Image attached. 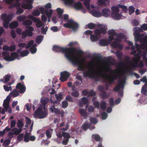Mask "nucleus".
Returning <instances> with one entry per match:
<instances>
[{"label": "nucleus", "mask_w": 147, "mask_h": 147, "mask_svg": "<svg viewBox=\"0 0 147 147\" xmlns=\"http://www.w3.org/2000/svg\"><path fill=\"white\" fill-rule=\"evenodd\" d=\"M93 63L92 61H90L88 64V65L91 67L87 71H84L83 72V76L85 78L88 77L94 79L96 82H99L100 81V77H101L99 74H94L95 72L93 69ZM99 73L101 75H104L105 76H101L103 80L102 81L104 83L108 82L109 85L114 83L115 81L117 79V76L116 74L111 76H109L106 74H103L102 71H100Z\"/></svg>", "instance_id": "1"}, {"label": "nucleus", "mask_w": 147, "mask_h": 147, "mask_svg": "<svg viewBox=\"0 0 147 147\" xmlns=\"http://www.w3.org/2000/svg\"><path fill=\"white\" fill-rule=\"evenodd\" d=\"M53 50L56 52H61L65 54V57L69 60H72L71 56L74 54L76 49L74 47L64 48L55 45L53 48Z\"/></svg>", "instance_id": "2"}, {"label": "nucleus", "mask_w": 147, "mask_h": 147, "mask_svg": "<svg viewBox=\"0 0 147 147\" xmlns=\"http://www.w3.org/2000/svg\"><path fill=\"white\" fill-rule=\"evenodd\" d=\"M71 57L72 58V60H69L72 62L74 65L78 66L77 69L78 71H84V68L82 65V63H85V61L83 59L80 60L79 57L75 54V53L74 54H73V55L71 56Z\"/></svg>", "instance_id": "3"}, {"label": "nucleus", "mask_w": 147, "mask_h": 147, "mask_svg": "<svg viewBox=\"0 0 147 147\" xmlns=\"http://www.w3.org/2000/svg\"><path fill=\"white\" fill-rule=\"evenodd\" d=\"M107 32L106 29L105 28L101 27L100 29H97L95 30L94 35H91L90 38L91 41L94 42L98 40V38L97 36H99L101 34H105Z\"/></svg>", "instance_id": "4"}, {"label": "nucleus", "mask_w": 147, "mask_h": 147, "mask_svg": "<svg viewBox=\"0 0 147 147\" xmlns=\"http://www.w3.org/2000/svg\"><path fill=\"white\" fill-rule=\"evenodd\" d=\"M11 56H9V53L7 51H3L2 55L4 56V59L7 61H12L18 57L19 55L16 52H13L11 53Z\"/></svg>", "instance_id": "5"}, {"label": "nucleus", "mask_w": 147, "mask_h": 147, "mask_svg": "<svg viewBox=\"0 0 147 147\" xmlns=\"http://www.w3.org/2000/svg\"><path fill=\"white\" fill-rule=\"evenodd\" d=\"M12 14L7 15V13H4L1 15V20H4L3 26L5 28H8L9 24L12 19Z\"/></svg>", "instance_id": "6"}, {"label": "nucleus", "mask_w": 147, "mask_h": 147, "mask_svg": "<svg viewBox=\"0 0 147 147\" xmlns=\"http://www.w3.org/2000/svg\"><path fill=\"white\" fill-rule=\"evenodd\" d=\"M67 23H65L63 26L65 27L72 29L74 31L77 30L79 27L78 23L75 22L73 20H69L67 21Z\"/></svg>", "instance_id": "7"}, {"label": "nucleus", "mask_w": 147, "mask_h": 147, "mask_svg": "<svg viewBox=\"0 0 147 147\" xmlns=\"http://www.w3.org/2000/svg\"><path fill=\"white\" fill-rule=\"evenodd\" d=\"M47 115V112L43 111L42 109L38 107L35 111L34 115L36 117H38L39 119H43L46 117Z\"/></svg>", "instance_id": "8"}, {"label": "nucleus", "mask_w": 147, "mask_h": 147, "mask_svg": "<svg viewBox=\"0 0 147 147\" xmlns=\"http://www.w3.org/2000/svg\"><path fill=\"white\" fill-rule=\"evenodd\" d=\"M121 41V40L119 38H115L114 41L110 43L111 47L113 48H118L121 50L123 48V46L120 43Z\"/></svg>", "instance_id": "9"}, {"label": "nucleus", "mask_w": 147, "mask_h": 147, "mask_svg": "<svg viewBox=\"0 0 147 147\" xmlns=\"http://www.w3.org/2000/svg\"><path fill=\"white\" fill-rule=\"evenodd\" d=\"M27 18H28L31 19L33 20L34 22L36 23V26L38 28L41 27V26H42L43 25V23L40 20L33 16L31 15H28L27 16Z\"/></svg>", "instance_id": "10"}, {"label": "nucleus", "mask_w": 147, "mask_h": 147, "mask_svg": "<svg viewBox=\"0 0 147 147\" xmlns=\"http://www.w3.org/2000/svg\"><path fill=\"white\" fill-rule=\"evenodd\" d=\"M70 76L69 73L67 71H64L61 73L60 80L61 82H64L67 80Z\"/></svg>", "instance_id": "11"}, {"label": "nucleus", "mask_w": 147, "mask_h": 147, "mask_svg": "<svg viewBox=\"0 0 147 147\" xmlns=\"http://www.w3.org/2000/svg\"><path fill=\"white\" fill-rule=\"evenodd\" d=\"M39 9L42 14H43L45 11V13L48 18H50L51 17L53 13L51 9H50L49 11L47 9L45 10L42 7H40Z\"/></svg>", "instance_id": "12"}, {"label": "nucleus", "mask_w": 147, "mask_h": 147, "mask_svg": "<svg viewBox=\"0 0 147 147\" xmlns=\"http://www.w3.org/2000/svg\"><path fill=\"white\" fill-rule=\"evenodd\" d=\"M108 34H111L113 36H116L118 38H124V36L121 33H117L116 31L113 29L109 30L108 31Z\"/></svg>", "instance_id": "13"}, {"label": "nucleus", "mask_w": 147, "mask_h": 147, "mask_svg": "<svg viewBox=\"0 0 147 147\" xmlns=\"http://www.w3.org/2000/svg\"><path fill=\"white\" fill-rule=\"evenodd\" d=\"M9 101L8 100L5 99L4 101L3 105V107L5 108L6 111H8V112L9 113H11L12 112L11 109V108L9 107Z\"/></svg>", "instance_id": "14"}, {"label": "nucleus", "mask_w": 147, "mask_h": 147, "mask_svg": "<svg viewBox=\"0 0 147 147\" xmlns=\"http://www.w3.org/2000/svg\"><path fill=\"white\" fill-rule=\"evenodd\" d=\"M138 63H136V62L132 63L131 62H130V65L132 67L134 68L137 67L141 68L144 66V63L142 60H141L138 64Z\"/></svg>", "instance_id": "15"}, {"label": "nucleus", "mask_w": 147, "mask_h": 147, "mask_svg": "<svg viewBox=\"0 0 147 147\" xmlns=\"http://www.w3.org/2000/svg\"><path fill=\"white\" fill-rule=\"evenodd\" d=\"M123 87V81L121 80L118 81V83L114 87L113 90L115 92L118 91L121 88Z\"/></svg>", "instance_id": "16"}, {"label": "nucleus", "mask_w": 147, "mask_h": 147, "mask_svg": "<svg viewBox=\"0 0 147 147\" xmlns=\"http://www.w3.org/2000/svg\"><path fill=\"white\" fill-rule=\"evenodd\" d=\"M16 88L19 90V92L20 93H24L26 90L25 86L23 85L20 83H18L17 84Z\"/></svg>", "instance_id": "17"}, {"label": "nucleus", "mask_w": 147, "mask_h": 147, "mask_svg": "<svg viewBox=\"0 0 147 147\" xmlns=\"http://www.w3.org/2000/svg\"><path fill=\"white\" fill-rule=\"evenodd\" d=\"M140 42L142 43V46L143 49L147 52V36H145L142 38Z\"/></svg>", "instance_id": "18"}, {"label": "nucleus", "mask_w": 147, "mask_h": 147, "mask_svg": "<svg viewBox=\"0 0 147 147\" xmlns=\"http://www.w3.org/2000/svg\"><path fill=\"white\" fill-rule=\"evenodd\" d=\"M16 49V46L15 45H12L9 46L7 45H4L3 47V49L4 51H13Z\"/></svg>", "instance_id": "19"}, {"label": "nucleus", "mask_w": 147, "mask_h": 147, "mask_svg": "<svg viewBox=\"0 0 147 147\" xmlns=\"http://www.w3.org/2000/svg\"><path fill=\"white\" fill-rule=\"evenodd\" d=\"M91 13L93 16L95 17L98 18L102 16L101 13L98 10H92L91 11Z\"/></svg>", "instance_id": "20"}, {"label": "nucleus", "mask_w": 147, "mask_h": 147, "mask_svg": "<svg viewBox=\"0 0 147 147\" xmlns=\"http://www.w3.org/2000/svg\"><path fill=\"white\" fill-rule=\"evenodd\" d=\"M101 13L102 14V16L108 17L110 15L111 11L108 8H105L102 10V12Z\"/></svg>", "instance_id": "21"}, {"label": "nucleus", "mask_w": 147, "mask_h": 147, "mask_svg": "<svg viewBox=\"0 0 147 147\" xmlns=\"http://www.w3.org/2000/svg\"><path fill=\"white\" fill-rule=\"evenodd\" d=\"M134 57H135L132 59V61L134 62H136V63H138L141 59V55L140 54L137 53L134 55Z\"/></svg>", "instance_id": "22"}, {"label": "nucleus", "mask_w": 147, "mask_h": 147, "mask_svg": "<svg viewBox=\"0 0 147 147\" xmlns=\"http://www.w3.org/2000/svg\"><path fill=\"white\" fill-rule=\"evenodd\" d=\"M143 36V34L138 33H135L134 34V36L135 41L138 42L139 40L140 41L142 39V37Z\"/></svg>", "instance_id": "23"}, {"label": "nucleus", "mask_w": 147, "mask_h": 147, "mask_svg": "<svg viewBox=\"0 0 147 147\" xmlns=\"http://www.w3.org/2000/svg\"><path fill=\"white\" fill-rule=\"evenodd\" d=\"M88 102V99L86 97H83L81 98V101L79 102V106L80 107L83 106V104H87Z\"/></svg>", "instance_id": "24"}, {"label": "nucleus", "mask_w": 147, "mask_h": 147, "mask_svg": "<svg viewBox=\"0 0 147 147\" xmlns=\"http://www.w3.org/2000/svg\"><path fill=\"white\" fill-rule=\"evenodd\" d=\"M74 7L77 10H80L83 9L82 5L80 2L75 3L74 5Z\"/></svg>", "instance_id": "25"}, {"label": "nucleus", "mask_w": 147, "mask_h": 147, "mask_svg": "<svg viewBox=\"0 0 147 147\" xmlns=\"http://www.w3.org/2000/svg\"><path fill=\"white\" fill-rule=\"evenodd\" d=\"M111 16L113 18L116 20H120L121 16V15L118 13H111Z\"/></svg>", "instance_id": "26"}, {"label": "nucleus", "mask_w": 147, "mask_h": 147, "mask_svg": "<svg viewBox=\"0 0 147 147\" xmlns=\"http://www.w3.org/2000/svg\"><path fill=\"white\" fill-rule=\"evenodd\" d=\"M99 42L100 45L101 46H105L108 45L107 40L105 39L100 40Z\"/></svg>", "instance_id": "27"}, {"label": "nucleus", "mask_w": 147, "mask_h": 147, "mask_svg": "<svg viewBox=\"0 0 147 147\" xmlns=\"http://www.w3.org/2000/svg\"><path fill=\"white\" fill-rule=\"evenodd\" d=\"M139 102L141 104H147V98L146 96H142L140 99L138 100Z\"/></svg>", "instance_id": "28"}, {"label": "nucleus", "mask_w": 147, "mask_h": 147, "mask_svg": "<svg viewBox=\"0 0 147 147\" xmlns=\"http://www.w3.org/2000/svg\"><path fill=\"white\" fill-rule=\"evenodd\" d=\"M18 26V23L17 21H15L11 22L9 24V27L11 29L17 28Z\"/></svg>", "instance_id": "29"}, {"label": "nucleus", "mask_w": 147, "mask_h": 147, "mask_svg": "<svg viewBox=\"0 0 147 147\" xmlns=\"http://www.w3.org/2000/svg\"><path fill=\"white\" fill-rule=\"evenodd\" d=\"M22 128L18 129V128L15 127L11 129L12 131L14 132V134L15 135H19L22 131Z\"/></svg>", "instance_id": "30"}, {"label": "nucleus", "mask_w": 147, "mask_h": 147, "mask_svg": "<svg viewBox=\"0 0 147 147\" xmlns=\"http://www.w3.org/2000/svg\"><path fill=\"white\" fill-rule=\"evenodd\" d=\"M91 126V123H84L82 125V128L84 131L86 130L88 128H89Z\"/></svg>", "instance_id": "31"}, {"label": "nucleus", "mask_w": 147, "mask_h": 147, "mask_svg": "<svg viewBox=\"0 0 147 147\" xmlns=\"http://www.w3.org/2000/svg\"><path fill=\"white\" fill-rule=\"evenodd\" d=\"M79 111L81 115L82 116L84 117L87 116V114L86 110H84L82 109H80L79 110Z\"/></svg>", "instance_id": "32"}, {"label": "nucleus", "mask_w": 147, "mask_h": 147, "mask_svg": "<svg viewBox=\"0 0 147 147\" xmlns=\"http://www.w3.org/2000/svg\"><path fill=\"white\" fill-rule=\"evenodd\" d=\"M22 7L26 9H31L32 7V5L30 4H24L21 5Z\"/></svg>", "instance_id": "33"}, {"label": "nucleus", "mask_w": 147, "mask_h": 147, "mask_svg": "<svg viewBox=\"0 0 147 147\" xmlns=\"http://www.w3.org/2000/svg\"><path fill=\"white\" fill-rule=\"evenodd\" d=\"M57 13L58 14V17L59 18H62L63 10L60 8H58L57 9Z\"/></svg>", "instance_id": "34"}, {"label": "nucleus", "mask_w": 147, "mask_h": 147, "mask_svg": "<svg viewBox=\"0 0 147 147\" xmlns=\"http://www.w3.org/2000/svg\"><path fill=\"white\" fill-rule=\"evenodd\" d=\"M19 92L16 89H14L9 94V95L12 94L13 97H15L19 95Z\"/></svg>", "instance_id": "35"}, {"label": "nucleus", "mask_w": 147, "mask_h": 147, "mask_svg": "<svg viewBox=\"0 0 147 147\" xmlns=\"http://www.w3.org/2000/svg\"><path fill=\"white\" fill-rule=\"evenodd\" d=\"M55 96L58 101H61L63 98V94L61 92L59 93L58 94H55Z\"/></svg>", "instance_id": "36"}, {"label": "nucleus", "mask_w": 147, "mask_h": 147, "mask_svg": "<svg viewBox=\"0 0 147 147\" xmlns=\"http://www.w3.org/2000/svg\"><path fill=\"white\" fill-rule=\"evenodd\" d=\"M32 21L30 20H27L24 21L23 22V24L25 26H30L32 24Z\"/></svg>", "instance_id": "37"}, {"label": "nucleus", "mask_w": 147, "mask_h": 147, "mask_svg": "<svg viewBox=\"0 0 147 147\" xmlns=\"http://www.w3.org/2000/svg\"><path fill=\"white\" fill-rule=\"evenodd\" d=\"M43 36L42 35L38 36L35 40V41L37 44H40L42 41Z\"/></svg>", "instance_id": "38"}, {"label": "nucleus", "mask_w": 147, "mask_h": 147, "mask_svg": "<svg viewBox=\"0 0 147 147\" xmlns=\"http://www.w3.org/2000/svg\"><path fill=\"white\" fill-rule=\"evenodd\" d=\"M111 9L112 10L111 13H118L119 11V7L116 6H112L111 8Z\"/></svg>", "instance_id": "39"}, {"label": "nucleus", "mask_w": 147, "mask_h": 147, "mask_svg": "<svg viewBox=\"0 0 147 147\" xmlns=\"http://www.w3.org/2000/svg\"><path fill=\"white\" fill-rule=\"evenodd\" d=\"M92 138H94L95 140L96 141H100L101 140V138L98 134H93L92 135Z\"/></svg>", "instance_id": "40"}, {"label": "nucleus", "mask_w": 147, "mask_h": 147, "mask_svg": "<svg viewBox=\"0 0 147 147\" xmlns=\"http://www.w3.org/2000/svg\"><path fill=\"white\" fill-rule=\"evenodd\" d=\"M100 107L102 110H105L107 108L106 102L104 101L101 102L100 104Z\"/></svg>", "instance_id": "41"}, {"label": "nucleus", "mask_w": 147, "mask_h": 147, "mask_svg": "<svg viewBox=\"0 0 147 147\" xmlns=\"http://www.w3.org/2000/svg\"><path fill=\"white\" fill-rule=\"evenodd\" d=\"M53 131V129H50L47 130L46 131V135L48 138H50L51 137V132Z\"/></svg>", "instance_id": "42"}, {"label": "nucleus", "mask_w": 147, "mask_h": 147, "mask_svg": "<svg viewBox=\"0 0 147 147\" xmlns=\"http://www.w3.org/2000/svg\"><path fill=\"white\" fill-rule=\"evenodd\" d=\"M105 69L107 71H110L113 74L117 73L118 71V70L117 69H115L114 70H112L111 67L109 66L107 67Z\"/></svg>", "instance_id": "43"}, {"label": "nucleus", "mask_w": 147, "mask_h": 147, "mask_svg": "<svg viewBox=\"0 0 147 147\" xmlns=\"http://www.w3.org/2000/svg\"><path fill=\"white\" fill-rule=\"evenodd\" d=\"M26 18L25 15H20L17 17V20L20 22H21L26 19Z\"/></svg>", "instance_id": "44"}, {"label": "nucleus", "mask_w": 147, "mask_h": 147, "mask_svg": "<svg viewBox=\"0 0 147 147\" xmlns=\"http://www.w3.org/2000/svg\"><path fill=\"white\" fill-rule=\"evenodd\" d=\"M97 3L98 5L100 6H106L107 5L106 3L103 0H98Z\"/></svg>", "instance_id": "45"}, {"label": "nucleus", "mask_w": 147, "mask_h": 147, "mask_svg": "<svg viewBox=\"0 0 147 147\" xmlns=\"http://www.w3.org/2000/svg\"><path fill=\"white\" fill-rule=\"evenodd\" d=\"M29 53L28 50H25L21 51L20 53V55L21 56L24 57L27 55Z\"/></svg>", "instance_id": "46"}, {"label": "nucleus", "mask_w": 147, "mask_h": 147, "mask_svg": "<svg viewBox=\"0 0 147 147\" xmlns=\"http://www.w3.org/2000/svg\"><path fill=\"white\" fill-rule=\"evenodd\" d=\"M71 94L72 96L76 98L78 97L79 95V92L77 90L72 92L71 93Z\"/></svg>", "instance_id": "47"}, {"label": "nucleus", "mask_w": 147, "mask_h": 147, "mask_svg": "<svg viewBox=\"0 0 147 147\" xmlns=\"http://www.w3.org/2000/svg\"><path fill=\"white\" fill-rule=\"evenodd\" d=\"M40 13L39 11L37 9L34 10L32 13V14L35 16H38L40 15Z\"/></svg>", "instance_id": "48"}, {"label": "nucleus", "mask_w": 147, "mask_h": 147, "mask_svg": "<svg viewBox=\"0 0 147 147\" xmlns=\"http://www.w3.org/2000/svg\"><path fill=\"white\" fill-rule=\"evenodd\" d=\"M35 46H32L30 49V51L32 54H34L36 53L37 51V49L35 47Z\"/></svg>", "instance_id": "49"}, {"label": "nucleus", "mask_w": 147, "mask_h": 147, "mask_svg": "<svg viewBox=\"0 0 147 147\" xmlns=\"http://www.w3.org/2000/svg\"><path fill=\"white\" fill-rule=\"evenodd\" d=\"M17 124L18 127L20 128H22L24 125L22 121L20 120L19 119L18 120Z\"/></svg>", "instance_id": "50"}, {"label": "nucleus", "mask_w": 147, "mask_h": 147, "mask_svg": "<svg viewBox=\"0 0 147 147\" xmlns=\"http://www.w3.org/2000/svg\"><path fill=\"white\" fill-rule=\"evenodd\" d=\"M65 99L67 101L70 102H73L74 101V99L70 95H68L65 98Z\"/></svg>", "instance_id": "51"}, {"label": "nucleus", "mask_w": 147, "mask_h": 147, "mask_svg": "<svg viewBox=\"0 0 147 147\" xmlns=\"http://www.w3.org/2000/svg\"><path fill=\"white\" fill-rule=\"evenodd\" d=\"M16 13L17 15H20L22 14L24 10L20 7L17 8Z\"/></svg>", "instance_id": "52"}, {"label": "nucleus", "mask_w": 147, "mask_h": 147, "mask_svg": "<svg viewBox=\"0 0 147 147\" xmlns=\"http://www.w3.org/2000/svg\"><path fill=\"white\" fill-rule=\"evenodd\" d=\"M65 4L68 5H71L73 4L74 0H64Z\"/></svg>", "instance_id": "53"}, {"label": "nucleus", "mask_w": 147, "mask_h": 147, "mask_svg": "<svg viewBox=\"0 0 147 147\" xmlns=\"http://www.w3.org/2000/svg\"><path fill=\"white\" fill-rule=\"evenodd\" d=\"M62 136L64 137V138L66 139H69L70 138V136L69 134L66 133L65 132H62Z\"/></svg>", "instance_id": "54"}, {"label": "nucleus", "mask_w": 147, "mask_h": 147, "mask_svg": "<svg viewBox=\"0 0 147 147\" xmlns=\"http://www.w3.org/2000/svg\"><path fill=\"white\" fill-rule=\"evenodd\" d=\"M11 140L9 139L5 140L3 144V146L5 147L7 146L10 143Z\"/></svg>", "instance_id": "55"}, {"label": "nucleus", "mask_w": 147, "mask_h": 147, "mask_svg": "<svg viewBox=\"0 0 147 147\" xmlns=\"http://www.w3.org/2000/svg\"><path fill=\"white\" fill-rule=\"evenodd\" d=\"M48 29V27L47 26H46L45 28L42 27L41 28V32L42 34H46V32L47 31Z\"/></svg>", "instance_id": "56"}, {"label": "nucleus", "mask_w": 147, "mask_h": 147, "mask_svg": "<svg viewBox=\"0 0 147 147\" xmlns=\"http://www.w3.org/2000/svg\"><path fill=\"white\" fill-rule=\"evenodd\" d=\"M108 116L107 114L105 111L103 112L101 114V118L102 120L106 119Z\"/></svg>", "instance_id": "57"}, {"label": "nucleus", "mask_w": 147, "mask_h": 147, "mask_svg": "<svg viewBox=\"0 0 147 147\" xmlns=\"http://www.w3.org/2000/svg\"><path fill=\"white\" fill-rule=\"evenodd\" d=\"M118 5L119 6V7L122 9L124 12H126L127 11V6L120 4H118Z\"/></svg>", "instance_id": "58"}, {"label": "nucleus", "mask_w": 147, "mask_h": 147, "mask_svg": "<svg viewBox=\"0 0 147 147\" xmlns=\"http://www.w3.org/2000/svg\"><path fill=\"white\" fill-rule=\"evenodd\" d=\"M129 14L131 15L135 11L134 7L132 6H130L128 8Z\"/></svg>", "instance_id": "59"}, {"label": "nucleus", "mask_w": 147, "mask_h": 147, "mask_svg": "<svg viewBox=\"0 0 147 147\" xmlns=\"http://www.w3.org/2000/svg\"><path fill=\"white\" fill-rule=\"evenodd\" d=\"M29 134L28 133H26L24 135V141L26 142H28L29 141V137L28 135Z\"/></svg>", "instance_id": "60"}, {"label": "nucleus", "mask_w": 147, "mask_h": 147, "mask_svg": "<svg viewBox=\"0 0 147 147\" xmlns=\"http://www.w3.org/2000/svg\"><path fill=\"white\" fill-rule=\"evenodd\" d=\"M142 93L145 96L147 95V88L142 87L141 89Z\"/></svg>", "instance_id": "61"}, {"label": "nucleus", "mask_w": 147, "mask_h": 147, "mask_svg": "<svg viewBox=\"0 0 147 147\" xmlns=\"http://www.w3.org/2000/svg\"><path fill=\"white\" fill-rule=\"evenodd\" d=\"M88 28L90 29H93L95 27V25L94 23H91L88 24Z\"/></svg>", "instance_id": "62"}, {"label": "nucleus", "mask_w": 147, "mask_h": 147, "mask_svg": "<svg viewBox=\"0 0 147 147\" xmlns=\"http://www.w3.org/2000/svg\"><path fill=\"white\" fill-rule=\"evenodd\" d=\"M68 105V102L66 100H64L62 103V107L63 108H66Z\"/></svg>", "instance_id": "63"}, {"label": "nucleus", "mask_w": 147, "mask_h": 147, "mask_svg": "<svg viewBox=\"0 0 147 147\" xmlns=\"http://www.w3.org/2000/svg\"><path fill=\"white\" fill-rule=\"evenodd\" d=\"M96 94V93L92 90H91L89 92L88 96H95Z\"/></svg>", "instance_id": "64"}]
</instances>
